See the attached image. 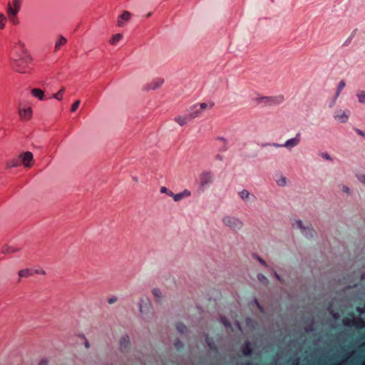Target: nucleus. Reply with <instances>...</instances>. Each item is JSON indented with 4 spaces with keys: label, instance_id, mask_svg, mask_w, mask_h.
<instances>
[{
    "label": "nucleus",
    "instance_id": "nucleus-1",
    "mask_svg": "<svg viewBox=\"0 0 365 365\" xmlns=\"http://www.w3.org/2000/svg\"><path fill=\"white\" fill-rule=\"evenodd\" d=\"M31 62V58L28 54H16L11 57V67L16 71L21 73L28 72L29 66Z\"/></svg>",
    "mask_w": 365,
    "mask_h": 365
},
{
    "label": "nucleus",
    "instance_id": "nucleus-2",
    "mask_svg": "<svg viewBox=\"0 0 365 365\" xmlns=\"http://www.w3.org/2000/svg\"><path fill=\"white\" fill-rule=\"evenodd\" d=\"M223 225L232 232H238L244 227V222L238 217L232 215H225L222 218Z\"/></svg>",
    "mask_w": 365,
    "mask_h": 365
},
{
    "label": "nucleus",
    "instance_id": "nucleus-3",
    "mask_svg": "<svg viewBox=\"0 0 365 365\" xmlns=\"http://www.w3.org/2000/svg\"><path fill=\"white\" fill-rule=\"evenodd\" d=\"M21 2L22 0H13L11 3L8 4L6 11L9 20L14 25H16L19 22L17 14L20 11Z\"/></svg>",
    "mask_w": 365,
    "mask_h": 365
},
{
    "label": "nucleus",
    "instance_id": "nucleus-4",
    "mask_svg": "<svg viewBox=\"0 0 365 365\" xmlns=\"http://www.w3.org/2000/svg\"><path fill=\"white\" fill-rule=\"evenodd\" d=\"M294 228L300 230L302 235L307 238H313L316 235V231L312 227L309 223L304 225L302 220H297L293 223Z\"/></svg>",
    "mask_w": 365,
    "mask_h": 365
},
{
    "label": "nucleus",
    "instance_id": "nucleus-5",
    "mask_svg": "<svg viewBox=\"0 0 365 365\" xmlns=\"http://www.w3.org/2000/svg\"><path fill=\"white\" fill-rule=\"evenodd\" d=\"M139 310L143 316L153 314V308L150 300L147 298H141L140 300Z\"/></svg>",
    "mask_w": 365,
    "mask_h": 365
},
{
    "label": "nucleus",
    "instance_id": "nucleus-6",
    "mask_svg": "<svg viewBox=\"0 0 365 365\" xmlns=\"http://www.w3.org/2000/svg\"><path fill=\"white\" fill-rule=\"evenodd\" d=\"M261 101L267 106H277L282 103L284 101V98L283 96H264L261 98Z\"/></svg>",
    "mask_w": 365,
    "mask_h": 365
},
{
    "label": "nucleus",
    "instance_id": "nucleus-7",
    "mask_svg": "<svg viewBox=\"0 0 365 365\" xmlns=\"http://www.w3.org/2000/svg\"><path fill=\"white\" fill-rule=\"evenodd\" d=\"M19 158L21 159V163L24 165L25 168H29L33 166L34 155L31 152L26 151L21 153Z\"/></svg>",
    "mask_w": 365,
    "mask_h": 365
},
{
    "label": "nucleus",
    "instance_id": "nucleus-8",
    "mask_svg": "<svg viewBox=\"0 0 365 365\" xmlns=\"http://www.w3.org/2000/svg\"><path fill=\"white\" fill-rule=\"evenodd\" d=\"M199 179L200 186L205 187L213 182L214 175L211 172L205 171L200 174Z\"/></svg>",
    "mask_w": 365,
    "mask_h": 365
},
{
    "label": "nucleus",
    "instance_id": "nucleus-9",
    "mask_svg": "<svg viewBox=\"0 0 365 365\" xmlns=\"http://www.w3.org/2000/svg\"><path fill=\"white\" fill-rule=\"evenodd\" d=\"M33 110L31 107L22 108L21 103L19 104V115L21 120L27 121L32 117Z\"/></svg>",
    "mask_w": 365,
    "mask_h": 365
},
{
    "label": "nucleus",
    "instance_id": "nucleus-10",
    "mask_svg": "<svg viewBox=\"0 0 365 365\" xmlns=\"http://www.w3.org/2000/svg\"><path fill=\"white\" fill-rule=\"evenodd\" d=\"M350 112L348 110H336L334 115V118L338 122L344 123L348 121Z\"/></svg>",
    "mask_w": 365,
    "mask_h": 365
},
{
    "label": "nucleus",
    "instance_id": "nucleus-11",
    "mask_svg": "<svg viewBox=\"0 0 365 365\" xmlns=\"http://www.w3.org/2000/svg\"><path fill=\"white\" fill-rule=\"evenodd\" d=\"M301 141V135L297 133L294 138L289 139L282 144L284 148L288 150H292L293 148L297 146Z\"/></svg>",
    "mask_w": 365,
    "mask_h": 365
},
{
    "label": "nucleus",
    "instance_id": "nucleus-12",
    "mask_svg": "<svg viewBox=\"0 0 365 365\" xmlns=\"http://www.w3.org/2000/svg\"><path fill=\"white\" fill-rule=\"evenodd\" d=\"M239 197L245 202L255 200L256 199L254 194L250 193L247 190H242L238 192Z\"/></svg>",
    "mask_w": 365,
    "mask_h": 365
},
{
    "label": "nucleus",
    "instance_id": "nucleus-13",
    "mask_svg": "<svg viewBox=\"0 0 365 365\" xmlns=\"http://www.w3.org/2000/svg\"><path fill=\"white\" fill-rule=\"evenodd\" d=\"M189 115H190V118L192 120L194 118H198L200 116H201L202 115V111L201 110L199 109V107H198V104H195L193 105L192 106H191L190 108H189Z\"/></svg>",
    "mask_w": 365,
    "mask_h": 365
},
{
    "label": "nucleus",
    "instance_id": "nucleus-14",
    "mask_svg": "<svg viewBox=\"0 0 365 365\" xmlns=\"http://www.w3.org/2000/svg\"><path fill=\"white\" fill-rule=\"evenodd\" d=\"M164 83L163 78H157L153 79L149 84L147 86V90H156L159 87H160Z\"/></svg>",
    "mask_w": 365,
    "mask_h": 365
},
{
    "label": "nucleus",
    "instance_id": "nucleus-15",
    "mask_svg": "<svg viewBox=\"0 0 365 365\" xmlns=\"http://www.w3.org/2000/svg\"><path fill=\"white\" fill-rule=\"evenodd\" d=\"M190 195H191L190 191L185 189L180 193L173 194V198L175 202H178V201L182 200L184 198L190 197Z\"/></svg>",
    "mask_w": 365,
    "mask_h": 365
},
{
    "label": "nucleus",
    "instance_id": "nucleus-16",
    "mask_svg": "<svg viewBox=\"0 0 365 365\" xmlns=\"http://www.w3.org/2000/svg\"><path fill=\"white\" fill-rule=\"evenodd\" d=\"M130 13L128 11H123V13L119 16L117 21V25L118 26H123L124 25V22L127 21L130 18Z\"/></svg>",
    "mask_w": 365,
    "mask_h": 365
},
{
    "label": "nucleus",
    "instance_id": "nucleus-17",
    "mask_svg": "<svg viewBox=\"0 0 365 365\" xmlns=\"http://www.w3.org/2000/svg\"><path fill=\"white\" fill-rule=\"evenodd\" d=\"M242 352L244 356H250L253 354L252 345L250 342H246L242 349Z\"/></svg>",
    "mask_w": 365,
    "mask_h": 365
},
{
    "label": "nucleus",
    "instance_id": "nucleus-18",
    "mask_svg": "<svg viewBox=\"0 0 365 365\" xmlns=\"http://www.w3.org/2000/svg\"><path fill=\"white\" fill-rule=\"evenodd\" d=\"M192 119L190 118L189 114L182 116L178 115L175 118V121L178 123L180 126L185 125L188 121H190Z\"/></svg>",
    "mask_w": 365,
    "mask_h": 365
},
{
    "label": "nucleus",
    "instance_id": "nucleus-19",
    "mask_svg": "<svg viewBox=\"0 0 365 365\" xmlns=\"http://www.w3.org/2000/svg\"><path fill=\"white\" fill-rule=\"evenodd\" d=\"M120 346L123 351H126L130 347V339L128 336H123L120 340Z\"/></svg>",
    "mask_w": 365,
    "mask_h": 365
},
{
    "label": "nucleus",
    "instance_id": "nucleus-20",
    "mask_svg": "<svg viewBox=\"0 0 365 365\" xmlns=\"http://www.w3.org/2000/svg\"><path fill=\"white\" fill-rule=\"evenodd\" d=\"M152 294L155 298V300L158 303H160L163 300V294L160 290L158 288H153L152 289Z\"/></svg>",
    "mask_w": 365,
    "mask_h": 365
},
{
    "label": "nucleus",
    "instance_id": "nucleus-21",
    "mask_svg": "<svg viewBox=\"0 0 365 365\" xmlns=\"http://www.w3.org/2000/svg\"><path fill=\"white\" fill-rule=\"evenodd\" d=\"M31 94L41 101L44 99V92L40 88L32 89Z\"/></svg>",
    "mask_w": 365,
    "mask_h": 365
},
{
    "label": "nucleus",
    "instance_id": "nucleus-22",
    "mask_svg": "<svg viewBox=\"0 0 365 365\" xmlns=\"http://www.w3.org/2000/svg\"><path fill=\"white\" fill-rule=\"evenodd\" d=\"M66 38L64 36H61L55 43V51H58L62 46L66 44Z\"/></svg>",
    "mask_w": 365,
    "mask_h": 365
},
{
    "label": "nucleus",
    "instance_id": "nucleus-23",
    "mask_svg": "<svg viewBox=\"0 0 365 365\" xmlns=\"http://www.w3.org/2000/svg\"><path fill=\"white\" fill-rule=\"evenodd\" d=\"M34 274V272L32 269H21L19 272V277L20 278L21 277H29Z\"/></svg>",
    "mask_w": 365,
    "mask_h": 365
},
{
    "label": "nucleus",
    "instance_id": "nucleus-24",
    "mask_svg": "<svg viewBox=\"0 0 365 365\" xmlns=\"http://www.w3.org/2000/svg\"><path fill=\"white\" fill-rule=\"evenodd\" d=\"M20 165H21V162L19 159H14V160H9L6 162V168H7L18 167Z\"/></svg>",
    "mask_w": 365,
    "mask_h": 365
},
{
    "label": "nucleus",
    "instance_id": "nucleus-25",
    "mask_svg": "<svg viewBox=\"0 0 365 365\" xmlns=\"http://www.w3.org/2000/svg\"><path fill=\"white\" fill-rule=\"evenodd\" d=\"M19 250V248H15L12 246L5 245L2 248V252L4 254L14 253L15 252H17Z\"/></svg>",
    "mask_w": 365,
    "mask_h": 365
},
{
    "label": "nucleus",
    "instance_id": "nucleus-26",
    "mask_svg": "<svg viewBox=\"0 0 365 365\" xmlns=\"http://www.w3.org/2000/svg\"><path fill=\"white\" fill-rule=\"evenodd\" d=\"M345 86H346V83L343 80L339 83L338 86H337V90H336V92L335 94V99H336L339 97L341 91L344 88Z\"/></svg>",
    "mask_w": 365,
    "mask_h": 365
},
{
    "label": "nucleus",
    "instance_id": "nucleus-27",
    "mask_svg": "<svg viewBox=\"0 0 365 365\" xmlns=\"http://www.w3.org/2000/svg\"><path fill=\"white\" fill-rule=\"evenodd\" d=\"M358 101L360 103L365 104V91H359L356 94Z\"/></svg>",
    "mask_w": 365,
    "mask_h": 365
},
{
    "label": "nucleus",
    "instance_id": "nucleus-28",
    "mask_svg": "<svg viewBox=\"0 0 365 365\" xmlns=\"http://www.w3.org/2000/svg\"><path fill=\"white\" fill-rule=\"evenodd\" d=\"M213 106H214V103H212V102H211L210 103H202L198 104L199 109L201 110L202 112L206 109H210Z\"/></svg>",
    "mask_w": 365,
    "mask_h": 365
},
{
    "label": "nucleus",
    "instance_id": "nucleus-29",
    "mask_svg": "<svg viewBox=\"0 0 365 365\" xmlns=\"http://www.w3.org/2000/svg\"><path fill=\"white\" fill-rule=\"evenodd\" d=\"M276 182L280 187H285L287 183V178L283 175H280L279 178L276 180Z\"/></svg>",
    "mask_w": 365,
    "mask_h": 365
},
{
    "label": "nucleus",
    "instance_id": "nucleus-30",
    "mask_svg": "<svg viewBox=\"0 0 365 365\" xmlns=\"http://www.w3.org/2000/svg\"><path fill=\"white\" fill-rule=\"evenodd\" d=\"M122 38H123L122 34H115L112 36L111 39L110 40V43L113 45H115Z\"/></svg>",
    "mask_w": 365,
    "mask_h": 365
},
{
    "label": "nucleus",
    "instance_id": "nucleus-31",
    "mask_svg": "<svg viewBox=\"0 0 365 365\" xmlns=\"http://www.w3.org/2000/svg\"><path fill=\"white\" fill-rule=\"evenodd\" d=\"M176 329L181 334H184L187 330L186 326L181 322H179L176 324Z\"/></svg>",
    "mask_w": 365,
    "mask_h": 365
},
{
    "label": "nucleus",
    "instance_id": "nucleus-32",
    "mask_svg": "<svg viewBox=\"0 0 365 365\" xmlns=\"http://www.w3.org/2000/svg\"><path fill=\"white\" fill-rule=\"evenodd\" d=\"M65 88H62L58 92L53 95V98L58 101H61L63 96Z\"/></svg>",
    "mask_w": 365,
    "mask_h": 365
},
{
    "label": "nucleus",
    "instance_id": "nucleus-33",
    "mask_svg": "<svg viewBox=\"0 0 365 365\" xmlns=\"http://www.w3.org/2000/svg\"><path fill=\"white\" fill-rule=\"evenodd\" d=\"M6 23V18L4 14L0 13V29L5 28Z\"/></svg>",
    "mask_w": 365,
    "mask_h": 365
},
{
    "label": "nucleus",
    "instance_id": "nucleus-34",
    "mask_svg": "<svg viewBox=\"0 0 365 365\" xmlns=\"http://www.w3.org/2000/svg\"><path fill=\"white\" fill-rule=\"evenodd\" d=\"M15 48L16 50H21L22 51V53H23V55L26 54L25 53L26 49L24 48V45L21 41H19L18 43H16Z\"/></svg>",
    "mask_w": 365,
    "mask_h": 365
},
{
    "label": "nucleus",
    "instance_id": "nucleus-35",
    "mask_svg": "<svg viewBox=\"0 0 365 365\" xmlns=\"http://www.w3.org/2000/svg\"><path fill=\"white\" fill-rule=\"evenodd\" d=\"M81 104V101L80 100H77L71 106V111L74 113L77 110V109L78 108L79 106Z\"/></svg>",
    "mask_w": 365,
    "mask_h": 365
},
{
    "label": "nucleus",
    "instance_id": "nucleus-36",
    "mask_svg": "<svg viewBox=\"0 0 365 365\" xmlns=\"http://www.w3.org/2000/svg\"><path fill=\"white\" fill-rule=\"evenodd\" d=\"M160 192H161V193L167 194L168 195H169V196H170V197H173V194H174L171 190H168V189L167 187H160Z\"/></svg>",
    "mask_w": 365,
    "mask_h": 365
},
{
    "label": "nucleus",
    "instance_id": "nucleus-37",
    "mask_svg": "<svg viewBox=\"0 0 365 365\" xmlns=\"http://www.w3.org/2000/svg\"><path fill=\"white\" fill-rule=\"evenodd\" d=\"M344 323L345 325H347V326L351 325V326L357 327V321H356L354 319H351V320L346 319V320L344 321Z\"/></svg>",
    "mask_w": 365,
    "mask_h": 365
},
{
    "label": "nucleus",
    "instance_id": "nucleus-38",
    "mask_svg": "<svg viewBox=\"0 0 365 365\" xmlns=\"http://www.w3.org/2000/svg\"><path fill=\"white\" fill-rule=\"evenodd\" d=\"M206 343L210 349L215 350L216 349L214 343L212 341L210 338H206Z\"/></svg>",
    "mask_w": 365,
    "mask_h": 365
},
{
    "label": "nucleus",
    "instance_id": "nucleus-39",
    "mask_svg": "<svg viewBox=\"0 0 365 365\" xmlns=\"http://www.w3.org/2000/svg\"><path fill=\"white\" fill-rule=\"evenodd\" d=\"M265 145L272 146L277 148L283 147L282 144H279L277 143H266L263 145V146Z\"/></svg>",
    "mask_w": 365,
    "mask_h": 365
},
{
    "label": "nucleus",
    "instance_id": "nucleus-40",
    "mask_svg": "<svg viewBox=\"0 0 365 365\" xmlns=\"http://www.w3.org/2000/svg\"><path fill=\"white\" fill-rule=\"evenodd\" d=\"M321 156H322L324 159H325V160H329V161L332 160L331 157V156H330L327 153H322L321 154Z\"/></svg>",
    "mask_w": 365,
    "mask_h": 365
},
{
    "label": "nucleus",
    "instance_id": "nucleus-41",
    "mask_svg": "<svg viewBox=\"0 0 365 365\" xmlns=\"http://www.w3.org/2000/svg\"><path fill=\"white\" fill-rule=\"evenodd\" d=\"M175 346L177 348V349H180L181 348H182L183 346V344L180 341V340H178L175 343Z\"/></svg>",
    "mask_w": 365,
    "mask_h": 365
},
{
    "label": "nucleus",
    "instance_id": "nucleus-42",
    "mask_svg": "<svg viewBox=\"0 0 365 365\" xmlns=\"http://www.w3.org/2000/svg\"><path fill=\"white\" fill-rule=\"evenodd\" d=\"M341 190L344 192H346V194L349 195L350 194V190H349V188L348 186L346 185H342L341 187Z\"/></svg>",
    "mask_w": 365,
    "mask_h": 365
},
{
    "label": "nucleus",
    "instance_id": "nucleus-43",
    "mask_svg": "<svg viewBox=\"0 0 365 365\" xmlns=\"http://www.w3.org/2000/svg\"><path fill=\"white\" fill-rule=\"evenodd\" d=\"M222 322L223 324H224L226 327H227V328H230V327H231V324H230V323H229V322L225 319V317L222 318Z\"/></svg>",
    "mask_w": 365,
    "mask_h": 365
},
{
    "label": "nucleus",
    "instance_id": "nucleus-44",
    "mask_svg": "<svg viewBox=\"0 0 365 365\" xmlns=\"http://www.w3.org/2000/svg\"><path fill=\"white\" fill-rule=\"evenodd\" d=\"M358 180L363 184L365 185V175H360L358 176Z\"/></svg>",
    "mask_w": 365,
    "mask_h": 365
},
{
    "label": "nucleus",
    "instance_id": "nucleus-45",
    "mask_svg": "<svg viewBox=\"0 0 365 365\" xmlns=\"http://www.w3.org/2000/svg\"><path fill=\"white\" fill-rule=\"evenodd\" d=\"M34 273H36V274H45L46 272L43 269H36L34 271H33Z\"/></svg>",
    "mask_w": 365,
    "mask_h": 365
},
{
    "label": "nucleus",
    "instance_id": "nucleus-46",
    "mask_svg": "<svg viewBox=\"0 0 365 365\" xmlns=\"http://www.w3.org/2000/svg\"><path fill=\"white\" fill-rule=\"evenodd\" d=\"M356 132L357 133L358 135H359L365 138V133L364 132H363L362 130H361L359 129H356Z\"/></svg>",
    "mask_w": 365,
    "mask_h": 365
},
{
    "label": "nucleus",
    "instance_id": "nucleus-47",
    "mask_svg": "<svg viewBox=\"0 0 365 365\" xmlns=\"http://www.w3.org/2000/svg\"><path fill=\"white\" fill-rule=\"evenodd\" d=\"M258 260H259V262L262 265H264V266H265V267H267V264L266 262H265L264 259H262V258L258 257Z\"/></svg>",
    "mask_w": 365,
    "mask_h": 365
},
{
    "label": "nucleus",
    "instance_id": "nucleus-48",
    "mask_svg": "<svg viewBox=\"0 0 365 365\" xmlns=\"http://www.w3.org/2000/svg\"><path fill=\"white\" fill-rule=\"evenodd\" d=\"M258 279L260 281L267 280L266 277L263 274H259L258 275Z\"/></svg>",
    "mask_w": 365,
    "mask_h": 365
},
{
    "label": "nucleus",
    "instance_id": "nucleus-49",
    "mask_svg": "<svg viewBox=\"0 0 365 365\" xmlns=\"http://www.w3.org/2000/svg\"><path fill=\"white\" fill-rule=\"evenodd\" d=\"M215 159H216V160H217L222 161V159H223V158H222V156L221 155H219V154H218V155H217L215 156Z\"/></svg>",
    "mask_w": 365,
    "mask_h": 365
},
{
    "label": "nucleus",
    "instance_id": "nucleus-50",
    "mask_svg": "<svg viewBox=\"0 0 365 365\" xmlns=\"http://www.w3.org/2000/svg\"><path fill=\"white\" fill-rule=\"evenodd\" d=\"M116 302V298H110V299H108V303L110 304L114 303V302Z\"/></svg>",
    "mask_w": 365,
    "mask_h": 365
},
{
    "label": "nucleus",
    "instance_id": "nucleus-51",
    "mask_svg": "<svg viewBox=\"0 0 365 365\" xmlns=\"http://www.w3.org/2000/svg\"><path fill=\"white\" fill-rule=\"evenodd\" d=\"M217 140L222 141L224 143H225V140L222 137H218L217 138Z\"/></svg>",
    "mask_w": 365,
    "mask_h": 365
},
{
    "label": "nucleus",
    "instance_id": "nucleus-52",
    "mask_svg": "<svg viewBox=\"0 0 365 365\" xmlns=\"http://www.w3.org/2000/svg\"><path fill=\"white\" fill-rule=\"evenodd\" d=\"M255 302H256V304H257V305L258 308H259L260 310H262V307H261V306L259 305V302H258L257 300H255Z\"/></svg>",
    "mask_w": 365,
    "mask_h": 365
},
{
    "label": "nucleus",
    "instance_id": "nucleus-53",
    "mask_svg": "<svg viewBox=\"0 0 365 365\" xmlns=\"http://www.w3.org/2000/svg\"><path fill=\"white\" fill-rule=\"evenodd\" d=\"M39 365H46V361H42L40 362Z\"/></svg>",
    "mask_w": 365,
    "mask_h": 365
},
{
    "label": "nucleus",
    "instance_id": "nucleus-54",
    "mask_svg": "<svg viewBox=\"0 0 365 365\" xmlns=\"http://www.w3.org/2000/svg\"><path fill=\"white\" fill-rule=\"evenodd\" d=\"M85 346L86 348H89V346H90L89 343L88 341H86Z\"/></svg>",
    "mask_w": 365,
    "mask_h": 365
},
{
    "label": "nucleus",
    "instance_id": "nucleus-55",
    "mask_svg": "<svg viewBox=\"0 0 365 365\" xmlns=\"http://www.w3.org/2000/svg\"><path fill=\"white\" fill-rule=\"evenodd\" d=\"M274 274H275V276H276L277 279L279 281H280L279 276L276 272L274 273Z\"/></svg>",
    "mask_w": 365,
    "mask_h": 365
},
{
    "label": "nucleus",
    "instance_id": "nucleus-56",
    "mask_svg": "<svg viewBox=\"0 0 365 365\" xmlns=\"http://www.w3.org/2000/svg\"><path fill=\"white\" fill-rule=\"evenodd\" d=\"M244 365H253V364L251 361H248Z\"/></svg>",
    "mask_w": 365,
    "mask_h": 365
},
{
    "label": "nucleus",
    "instance_id": "nucleus-57",
    "mask_svg": "<svg viewBox=\"0 0 365 365\" xmlns=\"http://www.w3.org/2000/svg\"><path fill=\"white\" fill-rule=\"evenodd\" d=\"M151 15H152V13H148V14H147V17H150V16H151Z\"/></svg>",
    "mask_w": 365,
    "mask_h": 365
},
{
    "label": "nucleus",
    "instance_id": "nucleus-58",
    "mask_svg": "<svg viewBox=\"0 0 365 365\" xmlns=\"http://www.w3.org/2000/svg\"><path fill=\"white\" fill-rule=\"evenodd\" d=\"M227 150V148H226V145H225V146H224V148H223V149H222V150H223V151H225V150Z\"/></svg>",
    "mask_w": 365,
    "mask_h": 365
}]
</instances>
